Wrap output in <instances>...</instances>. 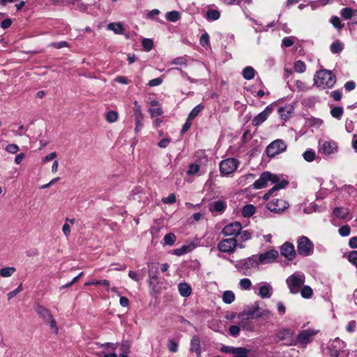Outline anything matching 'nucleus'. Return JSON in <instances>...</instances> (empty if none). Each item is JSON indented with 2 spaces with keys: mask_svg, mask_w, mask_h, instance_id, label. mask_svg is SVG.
<instances>
[{
  "mask_svg": "<svg viewBox=\"0 0 357 357\" xmlns=\"http://www.w3.org/2000/svg\"><path fill=\"white\" fill-rule=\"evenodd\" d=\"M275 185H274L271 189H270L267 192L268 194L271 196L275 191L284 188L288 185V181L286 180H282L281 181H279L278 183H275Z\"/></svg>",
  "mask_w": 357,
  "mask_h": 357,
  "instance_id": "obj_34",
  "label": "nucleus"
},
{
  "mask_svg": "<svg viewBox=\"0 0 357 357\" xmlns=\"http://www.w3.org/2000/svg\"><path fill=\"white\" fill-rule=\"evenodd\" d=\"M331 23L337 29H341L343 27V24L341 23L340 19L337 16H333L331 18Z\"/></svg>",
  "mask_w": 357,
  "mask_h": 357,
  "instance_id": "obj_49",
  "label": "nucleus"
},
{
  "mask_svg": "<svg viewBox=\"0 0 357 357\" xmlns=\"http://www.w3.org/2000/svg\"><path fill=\"white\" fill-rule=\"evenodd\" d=\"M331 114L333 117L340 119L343 114V108L341 107H335L331 110Z\"/></svg>",
  "mask_w": 357,
  "mask_h": 357,
  "instance_id": "obj_45",
  "label": "nucleus"
},
{
  "mask_svg": "<svg viewBox=\"0 0 357 357\" xmlns=\"http://www.w3.org/2000/svg\"><path fill=\"white\" fill-rule=\"evenodd\" d=\"M172 63L174 64V65H181V66L183 65V66H187V59L184 56L177 57V58H175L172 61Z\"/></svg>",
  "mask_w": 357,
  "mask_h": 357,
  "instance_id": "obj_54",
  "label": "nucleus"
},
{
  "mask_svg": "<svg viewBox=\"0 0 357 357\" xmlns=\"http://www.w3.org/2000/svg\"><path fill=\"white\" fill-rule=\"evenodd\" d=\"M16 269L15 267H4L0 269V275L3 278L10 277Z\"/></svg>",
  "mask_w": 357,
  "mask_h": 357,
  "instance_id": "obj_37",
  "label": "nucleus"
},
{
  "mask_svg": "<svg viewBox=\"0 0 357 357\" xmlns=\"http://www.w3.org/2000/svg\"><path fill=\"white\" fill-rule=\"evenodd\" d=\"M45 321L48 323L50 326L52 328L54 329V333L56 334L58 333V328H57V326H56V322L55 319L53 318L52 315L51 316V318H48Z\"/></svg>",
  "mask_w": 357,
  "mask_h": 357,
  "instance_id": "obj_57",
  "label": "nucleus"
},
{
  "mask_svg": "<svg viewBox=\"0 0 357 357\" xmlns=\"http://www.w3.org/2000/svg\"><path fill=\"white\" fill-rule=\"evenodd\" d=\"M163 82V79L161 77L155 78L153 79H151L148 85L151 87L156 86L160 85Z\"/></svg>",
  "mask_w": 357,
  "mask_h": 357,
  "instance_id": "obj_60",
  "label": "nucleus"
},
{
  "mask_svg": "<svg viewBox=\"0 0 357 357\" xmlns=\"http://www.w3.org/2000/svg\"><path fill=\"white\" fill-rule=\"evenodd\" d=\"M317 333V332L313 329H306L300 332L296 337V344H306L311 342L313 340V337Z\"/></svg>",
  "mask_w": 357,
  "mask_h": 357,
  "instance_id": "obj_15",
  "label": "nucleus"
},
{
  "mask_svg": "<svg viewBox=\"0 0 357 357\" xmlns=\"http://www.w3.org/2000/svg\"><path fill=\"white\" fill-rule=\"evenodd\" d=\"M208 207L211 212L215 211L222 213L226 209V203L222 200H218L210 204Z\"/></svg>",
  "mask_w": 357,
  "mask_h": 357,
  "instance_id": "obj_21",
  "label": "nucleus"
},
{
  "mask_svg": "<svg viewBox=\"0 0 357 357\" xmlns=\"http://www.w3.org/2000/svg\"><path fill=\"white\" fill-rule=\"evenodd\" d=\"M235 299V294L232 291H225L222 294V301L225 303L231 304Z\"/></svg>",
  "mask_w": 357,
  "mask_h": 357,
  "instance_id": "obj_31",
  "label": "nucleus"
},
{
  "mask_svg": "<svg viewBox=\"0 0 357 357\" xmlns=\"http://www.w3.org/2000/svg\"><path fill=\"white\" fill-rule=\"evenodd\" d=\"M338 151V145L335 141L327 140L319 142V152L322 155L329 156Z\"/></svg>",
  "mask_w": 357,
  "mask_h": 357,
  "instance_id": "obj_12",
  "label": "nucleus"
},
{
  "mask_svg": "<svg viewBox=\"0 0 357 357\" xmlns=\"http://www.w3.org/2000/svg\"><path fill=\"white\" fill-rule=\"evenodd\" d=\"M349 211L347 208L336 207L333 209V214L338 218L345 219L347 218Z\"/></svg>",
  "mask_w": 357,
  "mask_h": 357,
  "instance_id": "obj_26",
  "label": "nucleus"
},
{
  "mask_svg": "<svg viewBox=\"0 0 357 357\" xmlns=\"http://www.w3.org/2000/svg\"><path fill=\"white\" fill-rule=\"evenodd\" d=\"M162 201L164 204H174L176 202V195L174 193L170 194L167 197L163 198Z\"/></svg>",
  "mask_w": 357,
  "mask_h": 357,
  "instance_id": "obj_58",
  "label": "nucleus"
},
{
  "mask_svg": "<svg viewBox=\"0 0 357 357\" xmlns=\"http://www.w3.org/2000/svg\"><path fill=\"white\" fill-rule=\"evenodd\" d=\"M167 347L170 352L175 353L178 351V343L173 340L168 341Z\"/></svg>",
  "mask_w": 357,
  "mask_h": 357,
  "instance_id": "obj_53",
  "label": "nucleus"
},
{
  "mask_svg": "<svg viewBox=\"0 0 357 357\" xmlns=\"http://www.w3.org/2000/svg\"><path fill=\"white\" fill-rule=\"evenodd\" d=\"M314 244L306 236H302L297 241V251L300 255L307 257L313 253Z\"/></svg>",
  "mask_w": 357,
  "mask_h": 357,
  "instance_id": "obj_7",
  "label": "nucleus"
},
{
  "mask_svg": "<svg viewBox=\"0 0 357 357\" xmlns=\"http://www.w3.org/2000/svg\"><path fill=\"white\" fill-rule=\"evenodd\" d=\"M239 161L234 158L223 160L220 163V171L222 175H229L234 173L239 165Z\"/></svg>",
  "mask_w": 357,
  "mask_h": 357,
  "instance_id": "obj_8",
  "label": "nucleus"
},
{
  "mask_svg": "<svg viewBox=\"0 0 357 357\" xmlns=\"http://www.w3.org/2000/svg\"><path fill=\"white\" fill-rule=\"evenodd\" d=\"M280 178L278 175L271 174L270 172H263L259 178L252 184L254 189H261L268 185V182L271 184L278 183Z\"/></svg>",
  "mask_w": 357,
  "mask_h": 357,
  "instance_id": "obj_6",
  "label": "nucleus"
},
{
  "mask_svg": "<svg viewBox=\"0 0 357 357\" xmlns=\"http://www.w3.org/2000/svg\"><path fill=\"white\" fill-rule=\"evenodd\" d=\"M241 331V328L238 326L232 325L229 328V333L233 337H237Z\"/></svg>",
  "mask_w": 357,
  "mask_h": 357,
  "instance_id": "obj_50",
  "label": "nucleus"
},
{
  "mask_svg": "<svg viewBox=\"0 0 357 357\" xmlns=\"http://www.w3.org/2000/svg\"><path fill=\"white\" fill-rule=\"evenodd\" d=\"M50 47H52L56 49H61L68 46V43L66 41H61L56 43H52L49 45Z\"/></svg>",
  "mask_w": 357,
  "mask_h": 357,
  "instance_id": "obj_61",
  "label": "nucleus"
},
{
  "mask_svg": "<svg viewBox=\"0 0 357 357\" xmlns=\"http://www.w3.org/2000/svg\"><path fill=\"white\" fill-rule=\"evenodd\" d=\"M280 253L289 260H293L296 257V251L293 244L286 242L280 248Z\"/></svg>",
  "mask_w": 357,
  "mask_h": 357,
  "instance_id": "obj_18",
  "label": "nucleus"
},
{
  "mask_svg": "<svg viewBox=\"0 0 357 357\" xmlns=\"http://www.w3.org/2000/svg\"><path fill=\"white\" fill-rule=\"evenodd\" d=\"M344 48V44L339 40L334 41L330 46V50L333 54L340 53Z\"/></svg>",
  "mask_w": 357,
  "mask_h": 357,
  "instance_id": "obj_27",
  "label": "nucleus"
},
{
  "mask_svg": "<svg viewBox=\"0 0 357 357\" xmlns=\"http://www.w3.org/2000/svg\"><path fill=\"white\" fill-rule=\"evenodd\" d=\"M241 230V224L239 222L236 221L225 225L222 230V233L225 236L236 238Z\"/></svg>",
  "mask_w": 357,
  "mask_h": 357,
  "instance_id": "obj_14",
  "label": "nucleus"
},
{
  "mask_svg": "<svg viewBox=\"0 0 357 357\" xmlns=\"http://www.w3.org/2000/svg\"><path fill=\"white\" fill-rule=\"evenodd\" d=\"M230 262L244 275H251L259 266V261L255 255L238 261L230 259Z\"/></svg>",
  "mask_w": 357,
  "mask_h": 357,
  "instance_id": "obj_1",
  "label": "nucleus"
},
{
  "mask_svg": "<svg viewBox=\"0 0 357 357\" xmlns=\"http://www.w3.org/2000/svg\"><path fill=\"white\" fill-rule=\"evenodd\" d=\"M199 43L203 47H206L209 45V35L207 33H204L199 38Z\"/></svg>",
  "mask_w": 357,
  "mask_h": 357,
  "instance_id": "obj_51",
  "label": "nucleus"
},
{
  "mask_svg": "<svg viewBox=\"0 0 357 357\" xmlns=\"http://www.w3.org/2000/svg\"><path fill=\"white\" fill-rule=\"evenodd\" d=\"M303 157L307 162H312L315 158V152L312 149L307 150L303 153Z\"/></svg>",
  "mask_w": 357,
  "mask_h": 357,
  "instance_id": "obj_42",
  "label": "nucleus"
},
{
  "mask_svg": "<svg viewBox=\"0 0 357 357\" xmlns=\"http://www.w3.org/2000/svg\"><path fill=\"white\" fill-rule=\"evenodd\" d=\"M119 117L118 113L116 111L110 110L105 114V119L109 123H114L117 121Z\"/></svg>",
  "mask_w": 357,
  "mask_h": 357,
  "instance_id": "obj_39",
  "label": "nucleus"
},
{
  "mask_svg": "<svg viewBox=\"0 0 357 357\" xmlns=\"http://www.w3.org/2000/svg\"><path fill=\"white\" fill-rule=\"evenodd\" d=\"M299 293H301V295L303 298L308 299L312 296L313 290L310 286L303 284L301 288Z\"/></svg>",
  "mask_w": 357,
  "mask_h": 357,
  "instance_id": "obj_29",
  "label": "nucleus"
},
{
  "mask_svg": "<svg viewBox=\"0 0 357 357\" xmlns=\"http://www.w3.org/2000/svg\"><path fill=\"white\" fill-rule=\"evenodd\" d=\"M272 112L273 108L271 106H267L264 111L260 112L252 119V125L255 127L259 126L261 123L266 121Z\"/></svg>",
  "mask_w": 357,
  "mask_h": 357,
  "instance_id": "obj_16",
  "label": "nucleus"
},
{
  "mask_svg": "<svg viewBox=\"0 0 357 357\" xmlns=\"http://www.w3.org/2000/svg\"><path fill=\"white\" fill-rule=\"evenodd\" d=\"M135 132H138L143 127V116L138 115V116L135 117Z\"/></svg>",
  "mask_w": 357,
  "mask_h": 357,
  "instance_id": "obj_46",
  "label": "nucleus"
},
{
  "mask_svg": "<svg viewBox=\"0 0 357 357\" xmlns=\"http://www.w3.org/2000/svg\"><path fill=\"white\" fill-rule=\"evenodd\" d=\"M255 213V207L252 204H247L242 209V215L243 217L248 218Z\"/></svg>",
  "mask_w": 357,
  "mask_h": 357,
  "instance_id": "obj_33",
  "label": "nucleus"
},
{
  "mask_svg": "<svg viewBox=\"0 0 357 357\" xmlns=\"http://www.w3.org/2000/svg\"><path fill=\"white\" fill-rule=\"evenodd\" d=\"M238 247L243 249L245 248V245L242 242H238V239L235 237L224 238L218 244V250L227 254L234 252Z\"/></svg>",
  "mask_w": 357,
  "mask_h": 357,
  "instance_id": "obj_5",
  "label": "nucleus"
},
{
  "mask_svg": "<svg viewBox=\"0 0 357 357\" xmlns=\"http://www.w3.org/2000/svg\"><path fill=\"white\" fill-rule=\"evenodd\" d=\"M179 294L183 297H188L192 293L191 287L186 282H181L178 285Z\"/></svg>",
  "mask_w": 357,
  "mask_h": 357,
  "instance_id": "obj_24",
  "label": "nucleus"
},
{
  "mask_svg": "<svg viewBox=\"0 0 357 357\" xmlns=\"http://www.w3.org/2000/svg\"><path fill=\"white\" fill-rule=\"evenodd\" d=\"M149 112L151 117L160 116L162 114V110L160 107L150 108Z\"/></svg>",
  "mask_w": 357,
  "mask_h": 357,
  "instance_id": "obj_52",
  "label": "nucleus"
},
{
  "mask_svg": "<svg viewBox=\"0 0 357 357\" xmlns=\"http://www.w3.org/2000/svg\"><path fill=\"white\" fill-rule=\"evenodd\" d=\"M128 276L132 280H135L136 282H139L141 280H142V278H143L142 275H141L139 273H137V272H135V271H130L128 272Z\"/></svg>",
  "mask_w": 357,
  "mask_h": 357,
  "instance_id": "obj_59",
  "label": "nucleus"
},
{
  "mask_svg": "<svg viewBox=\"0 0 357 357\" xmlns=\"http://www.w3.org/2000/svg\"><path fill=\"white\" fill-rule=\"evenodd\" d=\"M338 231L342 236H347L349 235L351 229L349 226L344 225L339 229Z\"/></svg>",
  "mask_w": 357,
  "mask_h": 357,
  "instance_id": "obj_55",
  "label": "nucleus"
},
{
  "mask_svg": "<svg viewBox=\"0 0 357 357\" xmlns=\"http://www.w3.org/2000/svg\"><path fill=\"white\" fill-rule=\"evenodd\" d=\"M164 241L167 245H172L176 241V236L173 233H168L164 237Z\"/></svg>",
  "mask_w": 357,
  "mask_h": 357,
  "instance_id": "obj_44",
  "label": "nucleus"
},
{
  "mask_svg": "<svg viewBox=\"0 0 357 357\" xmlns=\"http://www.w3.org/2000/svg\"><path fill=\"white\" fill-rule=\"evenodd\" d=\"M238 236L239 238L238 240V242H242V243H243V242H245L252 238V232L250 231V230H241L238 234Z\"/></svg>",
  "mask_w": 357,
  "mask_h": 357,
  "instance_id": "obj_32",
  "label": "nucleus"
},
{
  "mask_svg": "<svg viewBox=\"0 0 357 357\" xmlns=\"http://www.w3.org/2000/svg\"><path fill=\"white\" fill-rule=\"evenodd\" d=\"M294 44L292 37H285L282 40V46L284 47H289Z\"/></svg>",
  "mask_w": 357,
  "mask_h": 357,
  "instance_id": "obj_56",
  "label": "nucleus"
},
{
  "mask_svg": "<svg viewBox=\"0 0 357 357\" xmlns=\"http://www.w3.org/2000/svg\"><path fill=\"white\" fill-rule=\"evenodd\" d=\"M314 80L317 87L321 89H331L336 83V77L332 71L324 69L316 73Z\"/></svg>",
  "mask_w": 357,
  "mask_h": 357,
  "instance_id": "obj_2",
  "label": "nucleus"
},
{
  "mask_svg": "<svg viewBox=\"0 0 357 357\" xmlns=\"http://www.w3.org/2000/svg\"><path fill=\"white\" fill-rule=\"evenodd\" d=\"M19 149V146L15 144H8L5 148L6 151L10 154H15L17 153Z\"/></svg>",
  "mask_w": 357,
  "mask_h": 357,
  "instance_id": "obj_47",
  "label": "nucleus"
},
{
  "mask_svg": "<svg viewBox=\"0 0 357 357\" xmlns=\"http://www.w3.org/2000/svg\"><path fill=\"white\" fill-rule=\"evenodd\" d=\"M204 109V106L202 105H197L195 106L192 111L190 112L188 118L189 120H193Z\"/></svg>",
  "mask_w": 357,
  "mask_h": 357,
  "instance_id": "obj_38",
  "label": "nucleus"
},
{
  "mask_svg": "<svg viewBox=\"0 0 357 357\" xmlns=\"http://www.w3.org/2000/svg\"><path fill=\"white\" fill-rule=\"evenodd\" d=\"M278 256V252L275 250H270L261 254L259 256L257 261H259V264H269L274 261Z\"/></svg>",
  "mask_w": 357,
  "mask_h": 357,
  "instance_id": "obj_17",
  "label": "nucleus"
},
{
  "mask_svg": "<svg viewBox=\"0 0 357 357\" xmlns=\"http://www.w3.org/2000/svg\"><path fill=\"white\" fill-rule=\"evenodd\" d=\"M252 286V282L248 278H243L239 281V287L242 290H249Z\"/></svg>",
  "mask_w": 357,
  "mask_h": 357,
  "instance_id": "obj_41",
  "label": "nucleus"
},
{
  "mask_svg": "<svg viewBox=\"0 0 357 357\" xmlns=\"http://www.w3.org/2000/svg\"><path fill=\"white\" fill-rule=\"evenodd\" d=\"M277 338L279 341H283L287 346L296 345V337H294V331L289 328H282L278 331Z\"/></svg>",
  "mask_w": 357,
  "mask_h": 357,
  "instance_id": "obj_11",
  "label": "nucleus"
},
{
  "mask_svg": "<svg viewBox=\"0 0 357 357\" xmlns=\"http://www.w3.org/2000/svg\"><path fill=\"white\" fill-rule=\"evenodd\" d=\"M354 13L355 10H353L351 8H344L340 11V15L344 20H350L354 17Z\"/></svg>",
  "mask_w": 357,
  "mask_h": 357,
  "instance_id": "obj_36",
  "label": "nucleus"
},
{
  "mask_svg": "<svg viewBox=\"0 0 357 357\" xmlns=\"http://www.w3.org/2000/svg\"><path fill=\"white\" fill-rule=\"evenodd\" d=\"M195 248L194 243H190L188 245H183L179 248L174 250L173 253L177 256H181L186 253L192 252Z\"/></svg>",
  "mask_w": 357,
  "mask_h": 357,
  "instance_id": "obj_23",
  "label": "nucleus"
},
{
  "mask_svg": "<svg viewBox=\"0 0 357 357\" xmlns=\"http://www.w3.org/2000/svg\"><path fill=\"white\" fill-rule=\"evenodd\" d=\"M35 310L36 313L44 319V321L47 320L48 318H51L52 314L50 311L45 307L44 306L37 304L35 306Z\"/></svg>",
  "mask_w": 357,
  "mask_h": 357,
  "instance_id": "obj_22",
  "label": "nucleus"
},
{
  "mask_svg": "<svg viewBox=\"0 0 357 357\" xmlns=\"http://www.w3.org/2000/svg\"><path fill=\"white\" fill-rule=\"evenodd\" d=\"M273 289L271 284L268 283H263L259 288L258 295L261 298H268L272 296Z\"/></svg>",
  "mask_w": 357,
  "mask_h": 357,
  "instance_id": "obj_20",
  "label": "nucleus"
},
{
  "mask_svg": "<svg viewBox=\"0 0 357 357\" xmlns=\"http://www.w3.org/2000/svg\"><path fill=\"white\" fill-rule=\"evenodd\" d=\"M271 311L268 310H261L259 307V302L256 301L252 305L247 306L241 312L238 314V318L243 320L245 319H255L261 318L264 317H268L271 314Z\"/></svg>",
  "mask_w": 357,
  "mask_h": 357,
  "instance_id": "obj_3",
  "label": "nucleus"
},
{
  "mask_svg": "<svg viewBox=\"0 0 357 357\" xmlns=\"http://www.w3.org/2000/svg\"><path fill=\"white\" fill-rule=\"evenodd\" d=\"M220 351L225 354H232V357H249L250 350L245 347H235L231 346L223 345L220 348Z\"/></svg>",
  "mask_w": 357,
  "mask_h": 357,
  "instance_id": "obj_10",
  "label": "nucleus"
},
{
  "mask_svg": "<svg viewBox=\"0 0 357 357\" xmlns=\"http://www.w3.org/2000/svg\"><path fill=\"white\" fill-rule=\"evenodd\" d=\"M107 29L116 34H123L124 28L121 22H111L107 24Z\"/></svg>",
  "mask_w": 357,
  "mask_h": 357,
  "instance_id": "obj_25",
  "label": "nucleus"
},
{
  "mask_svg": "<svg viewBox=\"0 0 357 357\" xmlns=\"http://www.w3.org/2000/svg\"><path fill=\"white\" fill-rule=\"evenodd\" d=\"M349 261L357 267V251H352L349 255Z\"/></svg>",
  "mask_w": 357,
  "mask_h": 357,
  "instance_id": "obj_62",
  "label": "nucleus"
},
{
  "mask_svg": "<svg viewBox=\"0 0 357 357\" xmlns=\"http://www.w3.org/2000/svg\"><path fill=\"white\" fill-rule=\"evenodd\" d=\"M166 19L172 22H176L181 18V15L178 11L173 10L166 13Z\"/></svg>",
  "mask_w": 357,
  "mask_h": 357,
  "instance_id": "obj_35",
  "label": "nucleus"
},
{
  "mask_svg": "<svg viewBox=\"0 0 357 357\" xmlns=\"http://www.w3.org/2000/svg\"><path fill=\"white\" fill-rule=\"evenodd\" d=\"M22 290V286L21 284L17 287V288H16L15 289H14L13 291H10L8 294V300H10L11 298H13L17 294H19Z\"/></svg>",
  "mask_w": 357,
  "mask_h": 357,
  "instance_id": "obj_63",
  "label": "nucleus"
},
{
  "mask_svg": "<svg viewBox=\"0 0 357 357\" xmlns=\"http://www.w3.org/2000/svg\"><path fill=\"white\" fill-rule=\"evenodd\" d=\"M287 149V144L282 139H275L266 148V153L268 157L273 158L284 152Z\"/></svg>",
  "mask_w": 357,
  "mask_h": 357,
  "instance_id": "obj_9",
  "label": "nucleus"
},
{
  "mask_svg": "<svg viewBox=\"0 0 357 357\" xmlns=\"http://www.w3.org/2000/svg\"><path fill=\"white\" fill-rule=\"evenodd\" d=\"M199 170V166L197 164H190L188 170V174H194L198 172Z\"/></svg>",
  "mask_w": 357,
  "mask_h": 357,
  "instance_id": "obj_64",
  "label": "nucleus"
},
{
  "mask_svg": "<svg viewBox=\"0 0 357 357\" xmlns=\"http://www.w3.org/2000/svg\"><path fill=\"white\" fill-rule=\"evenodd\" d=\"M294 69L297 73H303L306 70L305 63L303 61L298 60L294 63Z\"/></svg>",
  "mask_w": 357,
  "mask_h": 357,
  "instance_id": "obj_40",
  "label": "nucleus"
},
{
  "mask_svg": "<svg viewBox=\"0 0 357 357\" xmlns=\"http://www.w3.org/2000/svg\"><path fill=\"white\" fill-rule=\"evenodd\" d=\"M286 284L292 294H297L305 282V275L303 273L296 271L286 279Z\"/></svg>",
  "mask_w": 357,
  "mask_h": 357,
  "instance_id": "obj_4",
  "label": "nucleus"
},
{
  "mask_svg": "<svg viewBox=\"0 0 357 357\" xmlns=\"http://www.w3.org/2000/svg\"><path fill=\"white\" fill-rule=\"evenodd\" d=\"M142 46L146 51L149 52L153 48V42L151 39L144 38L142 40Z\"/></svg>",
  "mask_w": 357,
  "mask_h": 357,
  "instance_id": "obj_48",
  "label": "nucleus"
},
{
  "mask_svg": "<svg viewBox=\"0 0 357 357\" xmlns=\"http://www.w3.org/2000/svg\"><path fill=\"white\" fill-rule=\"evenodd\" d=\"M267 208L275 213H281L289 207V204L282 199H273L266 205Z\"/></svg>",
  "mask_w": 357,
  "mask_h": 357,
  "instance_id": "obj_13",
  "label": "nucleus"
},
{
  "mask_svg": "<svg viewBox=\"0 0 357 357\" xmlns=\"http://www.w3.org/2000/svg\"><path fill=\"white\" fill-rule=\"evenodd\" d=\"M93 284L104 285L107 287H109L110 285V282L107 280H93V281H90V282L85 283L86 286L93 285Z\"/></svg>",
  "mask_w": 357,
  "mask_h": 357,
  "instance_id": "obj_43",
  "label": "nucleus"
},
{
  "mask_svg": "<svg viewBox=\"0 0 357 357\" xmlns=\"http://www.w3.org/2000/svg\"><path fill=\"white\" fill-rule=\"evenodd\" d=\"M206 20L215 21L220 18V13L218 10L208 9L205 15Z\"/></svg>",
  "mask_w": 357,
  "mask_h": 357,
  "instance_id": "obj_28",
  "label": "nucleus"
},
{
  "mask_svg": "<svg viewBox=\"0 0 357 357\" xmlns=\"http://www.w3.org/2000/svg\"><path fill=\"white\" fill-rule=\"evenodd\" d=\"M242 75L244 79L250 80L254 78L255 70L252 66H247L243 69Z\"/></svg>",
  "mask_w": 357,
  "mask_h": 357,
  "instance_id": "obj_30",
  "label": "nucleus"
},
{
  "mask_svg": "<svg viewBox=\"0 0 357 357\" xmlns=\"http://www.w3.org/2000/svg\"><path fill=\"white\" fill-rule=\"evenodd\" d=\"M190 351L195 353L197 356H201L200 339L197 335L192 336L190 340Z\"/></svg>",
  "mask_w": 357,
  "mask_h": 357,
  "instance_id": "obj_19",
  "label": "nucleus"
}]
</instances>
